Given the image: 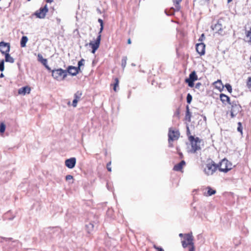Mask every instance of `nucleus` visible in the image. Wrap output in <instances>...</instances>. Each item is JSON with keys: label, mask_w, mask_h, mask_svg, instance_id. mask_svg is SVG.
Wrapping results in <instances>:
<instances>
[{"label": "nucleus", "mask_w": 251, "mask_h": 251, "mask_svg": "<svg viewBox=\"0 0 251 251\" xmlns=\"http://www.w3.org/2000/svg\"><path fill=\"white\" fill-rule=\"evenodd\" d=\"M202 116V117H203V120H205V121H206V116Z\"/></svg>", "instance_id": "obj_61"}, {"label": "nucleus", "mask_w": 251, "mask_h": 251, "mask_svg": "<svg viewBox=\"0 0 251 251\" xmlns=\"http://www.w3.org/2000/svg\"><path fill=\"white\" fill-rule=\"evenodd\" d=\"M173 141V140H168L169 147L172 148L173 147V144L172 143Z\"/></svg>", "instance_id": "obj_52"}, {"label": "nucleus", "mask_w": 251, "mask_h": 251, "mask_svg": "<svg viewBox=\"0 0 251 251\" xmlns=\"http://www.w3.org/2000/svg\"><path fill=\"white\" fill-rule=\"evenodd\" d=\"M246 36L250 38L249 42H251V26L249 31H247L246 32Z\"/></svg>", "instance_id": "obj_39"}, {"label": "nucleus", "mask_w": 251, "mask_h": 251, "mask_svg": "<svg viewBox=\"0 0 251 251\" xmlns=\"http://www.w3.org/2000/svg\"><path fill=\"white\" fill-rule=\"evenodd\" d=\"M186 79L194 81H195L196 80H198V78L196 72L193 71L192 72H191L189 75V77L187 78Z\"/></svg>", "instance_id": "obj_23"}, {"label": "nucleus", "mask_w": 251, "mask_h": 251, "mask_svg": "<svg viewBox=\"0 0 251 251\" xmlns=\"http://www.w3.org/2000/svg\"><path fill=\"white\" fill-rule=\"evenodd\" d=\"M54 7H51L50 9H49V11L51 13V14H53V12H54Z\"/></svg>", "instance_id": "obj_54"}, {"label": "nucleus", "mask_w": 251, "mask_h": 251, "mask_svg": "<svg viewBox=\"0 0 251 251\" xmlns=\"http://www.w3.org/2000/svg\"><path fill=\"white\" fill-rule=\"evenodd\" d=\"M189 140L191 145V149L190 150L191 153H195L197 151L201 150L200 146L198 145V144L200 143L201 141L199 137H195V136L193 135H190L189 136Z\"/></svg>", "instance_id": "obj_4"}, {"label": "nucleus", "mask_w": 251, "mask_h": 251, "mask_svg": "<svg viewBox=\"0 0 251 251\" xmlns=\"http://www.w3.org/2000/svg\"><path fill=\"white\" fill-rule=\"evenodd\" d=\"M172 12H173V11L171 10V8H170V9L169 11H167V10H165V12L166 15H167V14H168V13H171Z\"/></svg>", "instance_id": "obj_55"}, {"label": "nucleus", "mask_w": 251, "mask_h": 251, "mask_svg": "<svg viewBox=\"0 0 251 251\" xmlns=\"http://www.w3.org/2000/svg\"><path fill=\"white\" fill-rule=\"evenodd\" d=\"M85 60L83 58L81 59L77 63V66L81 67V66L84 65V62Z\"/></svg>", "instance_id": "obj_40"}, {"label": "nucleus", "mask_w": 251, "mask_h": 251, "mask_svg": "<svg viewBox=\"0 0 251 251\" xmlns=\"http://www.w3.org/2000/svg\"><path fill=\"white\" fill-rule=\"evenodd\" d=\"M114 83L113 84V90L115 92L117 91V87L119 85V79L118 78H115L114 79Z\"/></svg>", "instance_id": "obj_33"}, {"label": "nucleus", "mask_w": 251, "mask_h": 251, "mask_svg": "<svg viewBox=\"0 0 251 251\" xmlns=\"http://www.w3.org/2000/svg\"><path fill=\"white\" fill-rule=\"evenodd\" d=\"M49 11V9L48 7L47 4H46L44 7H40L39 10H37L35 12L34 15L37 18L44 19Z\"/></svg>", "instance_id": "obj_7"}, {"label": "nucleus", "mask_w": 251, "mask_h": 251, "mask_svg": "<svg viewBox=\"0 0 251 251\" xmlns=\"http://www.w3.org/2000/svg\"><path fill=\"white\" fill-rule=\"evenodd\" d=\"M3 77H4V75L3 74V73H1L0 75V78H2Z\"/></svg>", "instance_id": "obj_59"}, {"label": "nucleus", "mask_w": 251, "mask_h": 251, "mask_svg": "<svg viewBox=\"0 0 251 251\" xmlns=\"http://www.w3.org/2000/svg\"><path fill=\"white\" fill-rule=\"evenodd\" d=\"M191 113L190 111L189 107L188 105H187L186 106V113H185V119L186 121H188V122H191Z\"/></svg>", "instance_id": "obj_22"}, {"label": "nucleus", "mask_w": 251, "mask_h": 251, "mask_svg": "<svg viewBox=\"0 0 251 251\" xmlns=\"http://www.w3.org/2000/svg\"><path fill=\"white\" fill-rule=\"evenodd\" d=\"M220 99L224 105H226L227 104L230 105L231 103V101H230V98L224 94L221 93L220 94Z\"/></svg>", "instance_id": "obj_17"}, {"label": "nucleus", "mask_w": 251, "mask_h": 251, "mask_svg": "<svg viewBox=\"0 0 251 251\" xmlns=\"http://www.w3.org/2000/svg\"><path fill=\"white\" fill-rule=\"evenodd\" d=\"M73 179V176L71 175H68L65 177L66 180H69Z\"/></svg>", "instance_id": "obj_42"}, {"label": "nucleus", "mask_w": 251, "mask_h": 251, "mask_svg": "<svg viewBox=\"0 0 251 251\" xmlns=\"http://www.w3.org/2000/svg\"><path fill=\"white\" fill-rule=\"evenodd\" d=\"M98 22L100 24V25H103V21L102 19H99Z\"/></svg>", "instance_id": "obj_53"}, {"label": "nucleus", "mask_w": 251, "mask_h": 251, "mask_svg": "<svg viewBox=\"0 0 251 251\" xmlns=\"http://www.w3.org/2000/svg\"><path fill=\"white\" fill-rule=\"evenodd\" d=\"M2 239L3 241H4L5 242H7L8 244H9V245L10 246H12V247L18 245V244L19 243L18 240H13L12 238L3 237V238H2Z\"/></svg>", "instance_id": "obj_20"}, {"label": "nucleus", "mask_w": 251, "mask_h": 251, "mask_svg": "<svg viewBox=\"0 0 251 251\" xmlns=\"http://www.w3.org/2000/svg\"><path fill=\"white\" fill-rule=\"evenodd\" d=\"M82 95V92L81 91H77L75 94H74V99H76L77 100H80L81 97Z\"/></svg>", "instance_id": "obj_28"}, {"label": "nucleus", "mask_w": 251, "mask_h": 251, "mask_svg": "<svg viewBox=\"0 0 251 251\" xmlns=\"http://www.w3.org/2000/svg\"><path fill=\"white\" fill-rule=\"evenodd\" d=\"M192 98H193L192 96L190 93H188L187 95L186 101H187V102L188 103V104L191 103V102H192Z\"/></svg>", "instance_id": "obj_36"}, {"label": "nucleus", "mask_w": 251, "mask_h": 251, "mask_svg": "<svg viewBox=\"0 0 251 251\" xmlns=\"http://www.w3.org/2000/svg\"><path fill=\"white\" fill-rule=\"evenodd\" d=\"M205 39V35L204 33H202L201 34V36L200 37L199 39V41H202Z\"/></svg>", "instance_id": "obj_45"}, {"label": "nucleus", "mask_w": 251, "mask_h": 251, "mask_svg": "<svg viewBox=\"0 0 251 251\" xmlns=\"http://www.w3.org/2000/svg\"><path fill=\"white\" fill-rule=\"evenodd\" d=\"M180 136L178 130H175L172 127H170L168 131V140H177Z\"/></svg>", "instance_id": "obj_9"}, {"label": "nucleus", "mask_w": 251, "mask_h": 251, "mask_svg": "<svg viewBox=\"0 0 251 251\" xmlns=\"http://www.w3.org/2000/svg\"><path fill=\"white\" fill-rule=\"evenodd\" d=\"M67 68L69 74L72 76H75L81 72V67L78 66H69Z\"/></svg>", "instance_id": "obj_14"}, {"label": "nucleus", "mask_w": 251, "mask_h": 251, "mask_svg": "<svg viewBox=\"0 0 251 251\" xmlns=\"http://www.w3.org/2000/svg\"><path fill=\"white\" fill-rule=\"evenodd\" d=\"M31 89L28 86H23L18 90V94L20 95H25L26 94H29Z\"/></svg>", "instance_id": "obj_18"}, {"label": "nucleus", "mask_w": 251, "mask_h": 251, "mask_svg": "<svg viewBox=\"0 0 251 251\" xmlns=\"http://www.w3.org/2000/svg\"><path fill=\"white\" fill-rule=\"evenodd\" d=\"M153 248L157 250V251H164V250L160 247H158L156 245L153 246Z\"/></svg>", "instance_id": "obj_44"}, {"label": "nucleus", "mask_w": 251, "mask_h": 251, "mask_svg": "<svg viewBox=\"0 0 251 251\" xmlns=\"http://www.w3.org/2000/svg\"><path fill=\"white\" fill-rule=\"evenodd\" d=\"M215 88L218 89L220 92L223 90L224 87V86L223 85L221 80H218L215 82Z\"/></svg>", "instance_id": "obj_24"}, {"label": "nucleus", "mask_w": 251, "mask_h": 251, "mask_svg": "<svg viewBox=\"0 0 251 251\" xmlns=\"http://www.w3.org/2000/svg\"><path fill=\"white\" fill-rule=\"evenodd\" d=\"M50 234L59 233L60 232L59 229L55 227H50Z\"/></svg>", "instance_id": "obj_31"}, {"label": "nucleus", "mask_w": 251, "mask_h": 251, "mask_svg": "<svg viewBox=\"0 0 251 251\" xmlns=\"http://www.w3.org/2000/svg\"><path fill=\"white\" fill-rule=\"evenodd\" d=\"M186 163L184 160H181L179 163L175 165L173 167V170L175 171H181L183 168V166L185 165Z\"/></svg>", "instance_id": "obj_21"}, {"label": "nucleus", "mask_w": 251, "mask_h": 251, "mask_svg": "<svg viewBox=\"0 0 251 251\" xmlns=\"http://www.w3.org/2000/svg\"><path fill=\"white\" fill-rule=\"evenodd\" d=\"M238 127H237V131L239 132L241 135L243 134V127L242 125L241 122H238Z\"/></svg>", "instance_id": "obj_34"}, {"label": "nucleus", "mask_w": 251, "mask_h": 251, "mask_svg": "<svg viewBox=\"0 0 251 251\" xmlns=\"http://www.w3.org/2000/svg\"><path fill=\"white\" fill-rule=\"evenodd\" d=\"M112 212V210H108L107 212Z\"/></svg>", "instance_id": "obj_64"}, {"label": "nucleus", "mask_w": 251, "mask_h": 251, "mask_svg": "<svg viewBox=\"0 0 251 251\" xmlns=\"http://www.w3.org/2000/svg\"><path fill=\"white\" fill-rule=\"evenodd\" d=\"M215 162L211 160L210 163L206 164L204 172L207 175H212L216 171V167H214Z\"/></svg>", "instance_id": "obj_8"}, {"label": "nucleus", "mask_w": 251, "mask_h": 251, "mask_svg": "<svg viewBox=\"0 0 251 251\" xmlns=\"http://www.w3.org/2000/svg\"><path fill=\"white\" fill-rule=\"evenodd\" d=\"M186 129H187L186 130V134L189 137L191 135H190V130L188 126H187Z\"/></svg>", "instance_id": "obj_48"}, {"label": "nucleus", "mask_w": 251, "mask_h": 251, "mask_svg": "<svg viewBox=\"0 0 251 251\" xmlns=\"http://www.w3.org/2000/svg\"><path fill=\"white\" fill-rule=\"evenodd\" d=\"M45 68L47 69V70L50 73L52 74V71L53 69H51L47 64H45V65H43Z\"/></svg>", "instance_id": "obj_43"}, {"label": "nucleus", "mask_w": 251, "mask_h": 251, "mask_svg": "<svg viewBox=\"0 0 251 251\" xmlns=\"http://www.w3.org/2000/svg\"><path fill=\"white\" fill-rule=\"evenodd\" d=\"M53 0H47V2L50 3L53 1Z\"/></svg>", "instance_id": "obj_60"}, {"label": "nucleus", "mask_w": 251, "mask_h": 251, "mask_svg": "<svg viewBox=\"0 0 251 251\" xmlns=\"http://www.w3.org/2000/svg\"><path fill=\"white\" fill-rule=\"evenodd\" d=\"M185 82L188 84L189 87L192 88L194 86V81L187 79H185Z\"/></svg>", "instance_id": "obj_35"}, {"label": "nucleus", "mask_w": 251, "mask_h": 251, "mask_svg": "<svg viewBox=\"0 0 251 251\" xmlns=\"http://www.w3.org/2000/svg\"><path fill=\"white\" fill-rule=\"evenodd\" d=\"M28 41V38L26 36H23L22 37L20 41V46L22 48H24L26 46V43Z\"/></svg>", "instance_id": "obj_25"}, {"label": "nucleus", "mask_w": 251, "mask_h": 251, "mask_svg": "<svg viewBox=\"0 0 251 251\" xmlns=\"http://www.w3.org/2000/svg\"><path fill=\"white\" fill-rule=\"evenodd\" d=\"M196 50L200 55H203L205 53V45L203 43H197L196 45Z\"/></svg>", "instance_id": "obj_15"}, {"label": "nucleus", "mask_w": 251, "mask_h": 251, "mask_svg": "<svg viewBox=\"0 0 251 251\" xmlns=\"http://www.w3.org/2000/svg\"><path fill=\"white\" fill-rule=\"evenodd\" d=\"M6 128V126L4 123H1L0 124V133L2 134L4 132Z\"/></svg>", "instance_id": "obj_32"}, {"label": "nucleus", "mask_w": 251, "mask_h": 251, "mask_svg": "<svg viewBox=\"0 0 251 251\" xmlns=\"http://www.w3.org/2000/svg\"><path fill=\"white\" fill-rule=\"evenodd\" d=\"M15 216V214H13L12 211L11 210H9L3 215V219L4 220L11 221L14 219Z\"/></svg>", "instance_id": "obj_19"}, {"label": "nucleus", "mask_w": 251, "mask_h": 251, "mask_svg": "<svg viewBox=\"0 0 251 251\" xmlns=\"http://www.w3.org/2000/svg\"><path fill=\"white\" fill-rule=\"evenodd\" d=\"M237 114V113H235L233 111L230 110V116L232 118H234V117H235Z\"/></svg>", "instance_id": "obj_46"}, {"label": "nucleus", "mask_w": 251, "mask_h": 251, "mask_svg": "<svg viewBox=\"0 0 251 251\" xmlns=\"http://www.w3.org/2000/svg\"><path fill=\"white\" fill-rule=\"evenodd\" d=\"M57 20L58 22H60V19H57Z\"/></svg>", "instance_id": "obj_63"}, {"label": "nucleus", "mask_w": 251, "mask_h": 251, "mask_svg": "<svg viewBox=\"0 0 251 251\" xmlns=\"http://www.w3.org/2000/svg\"><path fill=\"white\" fill-rule=\"evenodd\" d=\"M185 240H187L186 243L185 240L181 241L182 246L184 248H186L188 245H190L191 247L189 248V251H195L194 244L193 242V236L192 233H186L185 234Z\"/></svg>", "instance_id": "obj_6"}, {"label": "nucleus", "mask_w": 251, "mask_h": 251, "mask_svg": "<svg viewBox=\"0 0 251 251\" xmlns=\"http://www.w3.org/2000/svg\"><path fill=\"white\" fill-rule=\"evenodd\" d=\"M110 165H111V162H109L107 164V165H106L107 169L108 171H109V172L111 171V168L110 166Z\"/></svg>", "instance_id": "obj_47"}, {"label": "nucleus", "mask_w": 251, "mask_h": 251, "mask_svg": "<svg viewBox=\"0 0 251 251\" xmlns=\"http://www.w3.org/2000/svg\"><path fill=\"white\" fill-rule=\"evenodd\" d=\"M38 60L43 65H45V64H47V59L44 58L40 53L38 54Z\"/></svg>", "instance_id": "obj_27"}, {"label": "nucleus", "mask_w": 251, "mask_h": 251, "mask_svg": "<svg viewBox=\"0 0 251 251\" xmlns=\"http://www.w3.org/2000/svg\"><path fill=\"white\" fill-rule=\"evenodd\" d=\"M10 50V45L8 43L1 41L0 42V51L1 53L5 55L7 53L9 52Z\"/></svg>", "instance_id": "obj_12"}, {"label": "nucleus", "mask_w": 251, "mask_h": 251, "mask_svg": "<svg viewBox=\"0 0 251 251\" xmlns=\"http://www.w3.org/2000/svg\"><path fill=\"white\" fill-rule=\"evenodd\" d=\"M76 161V160L75 157L67 159L65 161V166L69 169H73L75 167Z\"/></svg>", "instance_id": "obj_16"}, {"label": "nucleus", "mask_w": 251, "mask_h": 251, "mask_svg": "<svg viewBox=\"0 0 251 251\" xmlns=\"http://www.w3.org/2000/svg\"><path fill=\"white\" fill-rule=\"evenodd\" d=\"M68 74H69L68 68L66 70L58 68L52 70L51 76L54 79L58 81H61L63 80L67 77Z\"/></svg>", "instance_id": "obj_2"}, {"label": "nucleus", "mask_w": 251, "mask_h": 251, "mask_svg": "<svg viewBox=\"0 0 251 251\" xmlns=\"http://www.w3.org/2000/svg\"><path fill=\"white\" fill-rule=\"evenodd\" d=\"M185 234H182V233H180V234H179V236L180 237H182L184 236V240H185V241H186L187 240H185V238H186V237H185Z\"/></svg>", "instance_id": "obj_56"}, {"label": "nucleus", "mask_w": 251, "mask_h": 251, "mask_svg": "<svg viewBox=\"0 0 251 251\" xmlns=\"http://www.w3.org/2000/svg\"><path fill=\"white\" fill-rule=\"evenodd\" d=\"M5 56V60L4 61L6 62H9L11 63H13L14 62V59L11 57L9 54V52L7 53L4 55Z\"/></svg>", "instance_id": "obj_26"}, {"label": "nucleus", "mask_w": 251, "mask_h": 251, "mask_svg": "<svg viewBox=\"0 0 251 251\" xmlns=\"http://www.w3.org/2000/svg\"><path fill=\"white\" fill-rule=\"evenodd\" d=\"M207 195L208 196H211L216 194V191L214 189H212L210 187L208 186L207 187Z\"/></svg>", "instance_id": "obj_29"}, {"label": "nucleus", "mask_w": 251, "mask_h": 251, "mask_svg": "<svg viewBox=\"0 0 251 251\" xmlns=\"http://www.w3.org/2000/svg\"><path fill=\"white\" fill-rule=\"evenodd\" d=\"M231 163L226 158L223 159L218 164L215 163L214 167H216V170L224 173H227L231 169Z\"/></svg>", "instance_id": "obj_3"}, {"label": "nucleus", "mask_w": 251, "mask_h": 251, "mask_svg": "<svg viewBox=\"0 0 251 251\" xmlns=\"http://www.w3.org/2000/svg\"><path fill=\"white\" fill-rule=\"evenodd\" d=\"M247 85L249 88H251V77H249L247 82Z\"/></svg>", "instance_id": "obj_49"}, {"label": "nucleus", "mask_w": 251, "mask_h": 251, "mask_svg": "<svg viewBox=\"0 0 251 251\" xmlns=\"http://www.w3.org/2000/svg\"><path fill=\"white\" fill-rule=\"evenodd\" d=\"M127 43L128 44H130L131 43V39L130 38H129L127 40Z\"/></svg>", "instance_id": "obj_58"}, {"label": "nucleus", "mask_w": 251, "mask_h": 251, "mask_svg": "<svg viewBox=\"0 0 251 251\" xmlns=\"http://www.w3.org/2000/svg\"><path fill=\"white\" fill-rule=\"evenodd\" d=\"M4 70V60L3 59L0 61V71L3 72Z\"/></svg>", "instance_id": "obj_37"}, {"label": "nucleus", "mask_w": 251, "mask_h": 251, "mask_svg": "<svg viewBox=\"0 0 251 251\" xmlns=\"http://www.w3.org/2000/svg\"><path fill=\"white\" fill-rule=\"evenodd\" d=\"M127 59V58L126 56H123L122 57L121 61V66L123 69H124L126 66Z\"/></svg>", "instance_id": "obj_30"}, {"label": "nucleus", "mask_w": 251, "mask_h": 251, "mask_svg": "<svg viewBox=\"0 0 251 251\" xmlns=\"http://www.w3.org/2000/svg\"><path fill=\"white\" fill-rule=\"evenodd\" d=\"M223 22V20L222 19L218 20L216 24H215L214 25H212L211 26V28L212 29V30H215L219 34H222L224 29V27L222 25Z\"/></svg>", "instance_id": "obj_10"}, {"label": "nucleus", "mask_w": 251, "mask_h": 251, "mask_svg": "<svg viewBox=\"0 0 251 251\" xmlns=\"http://www.w3.org/2000/svg\"><path fill=\"white\" fill-rule=\"evenodd\" d=\"M201 86V82H198L195 85V88L198 89H200V87Z\"/></svg>", "instance_id": "obj_50"}, {"label": "nucleus", "mask_w": 251, "mask_h": 251, "mask_svg": "<svg viewBox=\"0 0 251 251\" xmlns=\"http://www.w3.org/2000/svg\"><path fill=\"white\" fill-rule=\"evenodd\" d=\"M178 154H179V157H180V158H182L183 157V154H182V152H178Z\"/></svg>", "instance_id": "obj_57"}, {"label": "nucleus", "mask_w": 251, "mask_h": 251, "mask_svg": "<svg viewBox=\"0 0 251 251\" xmlns=\"http://www.w3.org/2000/svg\"><path fill=\"white\" fill-rule=\"evenodd\" d=\"M78 101V100H76V99H74V100H73L72 106L74 107H76Z\"/></svg>", "instance_id": "obj_41"}, {"label": "nucleus", "mask_w": 251, "mask_h": 251, "mask_svg": "<svg viewBox=\"0 0 251 251\" xmlns=\"http://www.w3.org/2000/svg\"><path fill=\"white\" fill-rule=\"evenodd\" d=\"M231 106V111H233L237 114L241 112L242 110L241 106L237 100H233L231 101L230 104Z\"/></svg>", "instance_id": "obj_11"}, {"label": "nucleus", "mask_w": 251, "mask_h": 251, "mask_svg": "<svg viewBox=\"0 0 251 251\" xmlns=\"http://www.w3.org/2000/svg\"><path fill=\"white\" fill-rule=\"evenodd\" d=\"M98 217L92 213L89 214L88 220L85 222V229L88 234H92L95 226L98 223Z\"/></svg>", "instance_id": "obj_1"}, {"label": "nucleus", "mask_w": 251, "mask_h": 251, "mask_svg": "<svg viewBox=\"0 0 251 251\" xmlns=\"http://www.w3.org/2000/svg\"><path fill=\"white\" fill-rule=\"evenodd\" d=\"M227 0V3H229V2H231L232 0Z\"/></svg>", "instance_id": "obj_62"}, {"label": "nucleus", "mask_w": 251, "mask_h": 251, "mask_svg": "<svg viewBox=\"0 0 251 251\" xmlns=\"http://www.w3.org/2000/svg\"><path fill=\"white\" fill-rule=\"evenodd\" d=\"M182 1V0H173L174 5L175 6L174 7H171V10L173 12L171 13L167 14L168 16H173L175 14V12L179 11L180 10L181 6L180 5V3Z\"/></svg>", "instance_id": "obj_13"}, {"label": "nucleus", "mask_w": 251, "mask_h": 251, "mask_svg": "<svg viewBox=\"0 0 251 251\" xmlns=\"http://www.w3.org/2000/svg\"><path fill=\"white\" fill-rule=\"evenodd\" d=\"M100 28L98 33V35L94 42H90L89 44L92 48V53H95L96 50L99 49L101 41V33L103 30L104 25H100Z\"/></svg>", "instance_id": "obj_5"}, {"label": "nucleus", "mask_w": 251, "mask_h": 251, "mask_svg": "<svg viewBox=\"0 0 251 251\" xmlns=\"http://www.w3.org/2000/svg\"><path fill=\"white\" fill-rule=\"evenodd\" d=\"M179 114H180V110H179V108L178 107L176 109V111L175 112V116H179Z\"/></svg>", "instance_id": "obj_51"}, {"label": "nucleus", "mask_w": 251, "mask_h": 251, "mask_svg": "<svg viewBox=\"0 0 251 251\" xmlns=\"http://www.w3.org/2000/svg\"><path fill=\"white\" fill-rule=\"evenodd\" d=\"M225 86L229 93H231L232 92V86L230 84L226 83Z\"/></svg>", "instance_id": "obj_38"}]
</instances>
